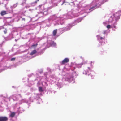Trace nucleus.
<instances>
[{"label":"nucleus","instance_id":"f257e3e1","mask_svg":"<svg viewBox=\"0 0 121 121\" xmlns=\"http://www.w3.org/2000/svg\"><path fill=\"white\" fill-rule=\"evenodd\" d=\"M8 118L6 117H0V121H6Z\"/></svg>","mask_w":121,"mask_h":121},{"label":"nucleus","instance_id":"f03ea898","mask_svg":"<svg viewBox=\"0 0 121 121\" xmlns=\"http://www.w3.org/2000/svg\"><path fill=\"white\" fill-rule=\"evenodd\" d=\"M69 59L67 58H65L62 61V64H64L65 63H67L69 62Z\"/></svg>","mask_w":121,"mask_h":121},{"label":"nucleus","instance_id":"7ed1b4c3","mask_svg":"<svg viewBox=\"0 0 121 121\" xmlns=\"http://www.w3.org/2000/svg\"><path fill=\"white\" fill-rule=\"evenodd\" d=\"M7 14L6 11H2L0 13V14L2 16H3Z\"/></svg>","mask_w":121,"mask_h":121},{"label":"nucleus","instance_id":"20e7f679","mask_svg":"<svg viewBox=\"0 0 121 121\" xmlns=\"http://www.w3.org/2000/svg\"><path fill=\"white\" fill-rule=\"evenodd\" d=\"M57 29L54 30L53 31V36H55L57 33Z\"/></svg>","mask_w":121,"mask_h":121},{"label":"nucleus","instance_id":"39448f33","mask_svg":"<svg viewBox=\"0 0 121 121\" xmlns=\"http://www.w3.org/2000/svg\"><path fill=\"white\" fill-rule=\"evenodd\" d=\"M36 52L37 51H36V50H34L33 51H32L30 53V55H33L36 53Z\"/></svg>","mask_w":121,"mask_h":121},{"label":"nucleus","instance_id":"423d86ee","mask_svg":"<svg viewBox=\"0 0 121 121\" xmlns=\"http://www.w3.org/2000/svg\"><path fill=\"white\" fill-rule=\"evenodd\" d=\"M97 37L98 39H100L101 40H102V39H104L105 38L104 36L103 37H100V36L99 35H97Z\"/></svg>","mask_w":121,"mask_h":121},{"label":"nucleus","instance_id":"0eeeda50","mask_svg":"<svg viewBox=\"0 0 121 121\" xmlns=\"http://www.w3.org/2000/svg\"><path fill=\"white\" fill-rule=\"evenodd\" d=\"M15 112H12L11 113L10 116L12 117H13L15 116Z\"/></svg>","mask_w":121,"mask_h":121},{"label":"nucleus","instance_id":"6e6552de","mask_svg":"<svg viewBox=\"0 0 121 121\" xmlns=\"http://www.w3.org/2000/svg\"><path fill=\"white\" fill-rule=\"evenodd\" d=\"M39 91L40 92L43 91L42 88L41 87H40L39 88Z\"/></svg>","mask_w":121,"mask_h":121},{"label":"nucleus","instance_id":"1a4fd4ad","mask_svg":"<svg viewBox=\"0 0 121 121\" xmlns=\"http://www.w3.org/2000/svg\"><path fill=\"white\" fill-rule=\"evenodd\" d=\"M51 45H52L55 46L56 45V43L54 42V41H53L52 42V43L51 44Z\"/></svg>","mask_w":121,"mask_h":121},{"label":"nucleus","instance_id":"9d476101","mask_svg":"<svg viewBox=\"0 0 121 121\" xmlns=\"http://www.w3.org/2000/svg\"><path fill=\"white\" fill-rule=\"evenodd\" d=\"M107 27L108 29H109V28H110V25H107Z\"/></svg>","mask_w":121,"mask_h":121},{"label":"nucleus","instance_id":"9b49d317","mask_svg":"<svg viewBox=\"0 0 121 121\" xmlns=\"http://www.w3.org/2000/svg\"><path fill=\"white\" fill-rule=\"evenodd\" d=\"M38 45V44L37 43H36V44H33L32 45V46L33 47H34V46H35L36 47Z\"/></svg>","mask_w":121,"mask_h":121},{"label":"nucleus","instance_id":"f8f14e48","mask_svg":"<svg viewBox=\"0 0 121 121\" xmlns=\"http://www.w3.org/2000/svg\"><path fill=\"white\" fill-rule=\"evenodd\" d=\"M15 59V58H12L11 59V60H14Z\"/></svg>","mask_w":121,"mask_h":121},{"label":"nucleus","instance_id":"ddd939ff","mask_svg":"<svg viewBox=\"0 0 121 121\" xmlns=\"http://www.w3.org/2000/svg\"><path fill=\"white\" fill-rule=\"evenodd\" d=\"M57 0H51V1L52 3H53L55 1H56Z\"/></svg>","mask_w":121,"mask_h":121},{"label":"nucleus","instance_id":"4468645a","mask_svg":"<svg viewBox=\"0 0 121 121\" xmlns=\"http://www.w3.org/2000/svg\"><path fill=\"white\" fill-rule=\"evenodd\" d=\"M4 33H5V34H6L7 33V30H4Z\"/></svg>","mask_w":121,"mask_h":121},{"label":"nucleus","instance_id":"2eb2a0df","mask_svg":"<svg viewBox=\"0 0 121 121\" xmlns=\"http://www.w3.org/2000/svg\"><path fill=\"white\" fill-rule=\"evenodd\" d=\"M39 0H36L35 1V3H36L38 1H39Z\"/></svg>","mask_w":121,"mask_h":121},{"label":"nucleus","instance_id":"dca6fc26","mask_svg":"<svg viewBox=\"0 0 121 121\" xmlns=\"http://www.w3.org/2000/svg\"><path fill=\"white\" fill-rule=\"evenodd\" d=\"M22 19L23 20L25 21V19L24 18H23Z\"/></svg>","mask_w":121,"mask_h":121},{"label":"nucleus","instance_id":"f3484780","mask_svg":"<svg viewBox=\"0 0 121 121\" xmlns=\"http://www.w3.org/2000/svg\"><path fill=\"white\" fill-rule=\"evenodd\" d=\"M92 63H93V62H92V61H91V63H90V64H91V65H92Z\"/></svg>","mask_w":121,"mask_h":121},{"label":"nucleus","instance_id":"a211bd4d","mask_svg":"<svg viewBox=\"0 0 121 121\" xmlns=\"http://www.w3.org/2000/svg\"><path fill=\"white\" fill-rule=\"evenodd\" d=\"M94 8V7H92V8H90V9L89 10H91V9H93V8Z\"/></svg>","mask_w":121,"mask_h":121},{"label":"nucleus","instance_id":"6ab92c4d","mask_svg":"<svg viewBox=\"0 0 121 121\" xmlns=\"http://www.w3.org/2000/svg\"><path fill=\"white\" fill-rule=\"evenodd\" d=\"M88 69L89 70H90V68L89 67H88Z\"/></svg>","mask_w":121,"mask_h":121}]
</instances>
